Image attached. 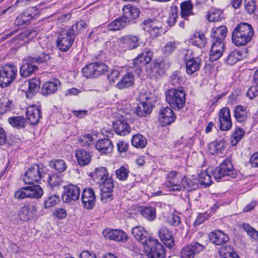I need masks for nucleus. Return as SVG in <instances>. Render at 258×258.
Instances as JSON below:
<instances>
[{
    "label": "nucleus",
    "instance_id": "nucleus-18",
    "mask_svg": "<svg viewBox=\"0 0 258 258\" xmlns=\"http://www.w3.org/2000/svg\"><path fill=\"white\" fill-rule=\"evenodd\" d=\"M81 200L85 209H92L96 201L94 191L91 188H85L82 192Z\"/></svg>",
    "mask_w": 258,
    "mask_h": 258
},
{
    "label": "nucleus",
    "instance_id": "nucleus-27",
    "mask_svg": "<svg viewBox=\"0 0 258 258\" xmlns=\"http://www.w3.org/2000/svg\"><path fill=\"white\" fill-rule=\"evenodd\" d=\"M26 116L31 124H37L41 117L40 109L36 105L29 106L27 109Z\"/></svg>",
    "mask_w": 258,
    "mask_h": 258
},
{
    "label": "nucleus",
    "instance_id": "nucleus-17",
    "mask_svg": "<svg viewBox=\"0 0 258 258\" xmlns=\"http://www.w3.org/2000/svg\"><path fill=\"white\" fill-rule=\"evenodd\" d=\"M152 109L153 104L151 98L147 96L142 99L140 105L136 108L135 112L139 116L145 117L151 113Z\"/></svg>",
    "mask_w": 258,
    "mask_h": 258
},
{
    "label": "nucleus",
    "instance_id": "nucleus-26",
    "mask_svg": "<svg viewBox=\"0 0 258 258\" xmlns=\"http://www.w3.org/2000/svg\"><path fill=\"white\" fill-rule=\"evenodd\" d=\"M113 127L115 133L121 136L128 135L131 130L128 123L125 120L121 119L113 122Z\"/></svg>",
    "mask_w": 258,
    "mask_h": 258
},
{
    "label": "nucleus",
    "instance_id": "nucleus-23",
    "mask_svg": "<svg viewBox=\"0 0 258 258\" xmlns=\"http://www.w3.org/2000/svg\"><path fill=\"white\" fill-rule=\"evenodd\" d=\"M158 235L162 242L169 248L174 245V238L172 232L166 227H162L158 231Z\"/></svg>",
    "mask_w": 258,
    "mask_h": 258
},
{
    "label": "nucleus",
    "instance_id": "nucleus-25",
    "mask_svg": "<svg viewBox=\"0 0 258 258\" xmlns=\"http://www.w3.org/2000/svg\"><path fill=\"white\" fill-rule=\"evenodd\" d=\"M166 67V64L163 61H154L150 64L148 75L151 77H160L164 74Z\"/></svg>",
    "mask_w": 258,
    "mask_h": 258
},
{
    "label": "nucleus",
    "instance_id": "nucleus-36",
    "mask_svg": "<svg viewBox=\"0 0 258 258\" xmlns=\"http://www.w3.org/2000/svg\"><path fill=\"white\" fill-rule=\"evenodd\" d=\"M24 84L26 86H28V89L26 93V97L31 98L34 93L38 91L40 82L39 80L34 79L30 81L25 82Z\"/></svg>",
    "mask_w": 258,
    "mask_h": 258
},
{
    "label": "nucleus",
    "instance_id": "nucleus-61",
    "mask_svg": "<svg viewBox=\"0 0 258 258\" xmlns=\"http://www.w3.org/2000/svg\"><path fill=\"white\" fill-rule=\"evenodd\" d=\"M221 250V252L224 255L223 258H240L237 253L229 246H226Z\"/></svg>",
    "mask_w": 258,
    "mask_h": 258
},
{
    "label": "nucleus",
    "instance_id": "nucleus-45",
    "mask_svg": "<svg viewBox=\"0 0 258 258\" xmlns=\"http://www.w3.org/2000/svg\"><path fill=\"white\" fill-rule=\"evenodd\" d=\"M132 144L136 148H144L147 145V141L142 135L137 134L133 137Z\"/></svg>",
    "mask_w": 258,
    "mask_h": 258
},
{
    "label": "nucleus",
    "instance_id": "nucleus-55",
    "mask_svg": "<svg viewBox=\"0 0 258 258\" xmlns=\"http://www.w3.org/2000/svg\"><path fill=\"white\" fill-rule=\"evenodd\" d=\"M31 60L34 63H41L46 62L50 59V56L47 53L41 52L35 57H30Z\"/></svg>",
    "mask_w": 258,
    "mask_h": 258
},
{
    "label": "nucleus",
    "instance_id": "nucleus-43",
    "mask_svg": "<svg viewBox=\"0 0 258 258\" xmlns=\"http://www.w3.org/2000/svg\"><path fill=\"white\" fill-rule=\"evenodd\" d=\"M236 121L241 122L245 121L248 116V111L245 106L238 105L235 107L234 115Z\"/></svg>",
    "mask_w": 258,
    "mask_h": 258
},
{
    "label": "nucleus",
    "instance_id": "nucleus-1",
    "mask_svg": "<svg viewBox=\"0 0 258 258\" xmlns=\"http://www.w3.org/2000/svg\"><path fill=\"white\" fill-rule=\"evenodd\" d=\"M254 35V31L251 25L247 23H240L233 29L232 35V42L237 46L248 44Z\"/></svg>",
    "mask_w": 258,
    "mask_h": 258
},
{
    "label": "nucleus",
    "instance_id": "nucleus-41",
    "mask_svg": "<svg viewBox=\"0 0 258 258\" xmlns=\"http://www.w3.org/2000/svg\"><path fill=\"white\" fill-rule=\"evenodd\" d=\"M206 42L207 40L205 34L201 32H196L191 38V43L200 48L204 47Z\"/></svg>",
    "mask_w": 258,
    "mask_h": 258
},
{
    "label": "nucleus",
    "instance_id": "nucleus-30",
    "mask_svg": "<svg viewBox=\"0 0 258 258\" xmlns=\"http://www.w3.org/2000/svg\"><path fill=\"white\" fill-rule=\"evenodd\" d=\"M96 149L101 154H108L111 153L113 149L112 142L108 139L99 140L95 145Z\"/></svg>",
    "mask_w": 258,
    "mask_h": 258
},
{
    "label": "nucleus",
    "instance_id": "nucleus-46",
    "mask_svg": "<svg viewBox=\"0 0 258 258\" xmlns=\"http://www.w3.org/2000/svg\"><path fill=\"white\" fill-rule=\"evenodd\" d=\"M86 26V23L85 21L80 20L76 22L73 25L72 27L70 28L66 29L69 32H73V35H75V37L76 35H78L84 30Z\"/></svg>",
    "mask_w": 258,
    "mask_h": 258
},
{
    "label": "nucleus",
    "instance_id": "nucleus-37",
    "mask_svg": "<svg viewBox=\"0 0 258 258\" xmlns=\"http://www.w3.org/2000/svg\"><path fill=\"white\" fill-rule=\"evenodd\" d=\"M127 25H128L127 19L120 16L109 23L108 28L109 30L115 31L122 29Z\"/></svg>",
    "mask_w": 258,
    "mask_h": 258
},
{
    "label": "nucleus",
    "instance_id": "nucleus-51",
    "mask_svg": "<svg viewBox=\"0 0 258 258\" xmlns=\"http://www.w3.org/2000/svg\"><path fill=\"white\" fill-rule=\"evenodd\" d=\"M181 188L183 187L186 189L188 191H191L196 189L198 187L197 183L193 182L190 179L184 177L181 178Z\"/></svg>",
    "mask_w": 258,
    "mask_h": 258
},
{
    "label": "nucleus",
    "instance_id": "nucleus-57",
    "mask_svg": "<svg viewBox=\"0 0 258 258\" xmlns=\"http://www.w3.org/2000/svg\"><path fill=\"white\" fill-rule=\"evenodd\" d=\"M115 174L118 179L121 180H125L128 177L129 170L127 168L122 166L116 170Z\"/></svg>",
    "mask_w": 258,
    "mask_h": 258
},
{
    "label": "nucleus",
    "instance_id": "nucleus-5",
    "mask_svg": "<svg viewBox=\"0 0 258 258\" xmlns=\"http://www.w3.org/2000/svg\"><path fill=\"white\" fill-rule=\"evenodd\" d=\"M17 69L12 64H6L0 67V85L6 87L12 83L17 75Z\"/></svg>",
    "mask_w": 258,
    "mask_h": 258
},
{
    "label": "nucleus",
    "instance_id": "nucleus-40",
    "mask_svg": "<svg viewBox=\"0 0 258 258\" xmlns=\"http://www.w3.org/2000/svg\"><path fill=\"white\" fill-rule=\"evenodd\" d=\"M180 9L181 17L185 20H187L189 16L194 15L193 5L190 1L182 2L180 4Z\"/></svg>",
    "mask_w": 258,
    "mask_h": 258
},
{
    "label": "nucleus",
    "instance_id": "nucleus-47",
    "mask_svg": "<svg viewBox=\"0 0 258 258\" xmlns=\"http://www.w3.org/2000/svg\"><path fill=\"white\" fill-rule=\"evenodd\" d=\"M245 132L239 127H236L231 137V143L232 146H236L243 137Z\"/></svg>",
    "mask_w": 258,
    "mask_h": 258
},
{
    "label": "nucleus",
    "instance_id": "nucleus-31",
    "mask_svg": "<svg viewBox=\"0 0 258 258\" xmlns=\"http://www.w3.org/2000/svg\"><path fill=\"white\" fill-rule=\"evenodd\" d=\"M122 11L123 15L122 16L127 19L128 24L130 23L131 20L137 18L140 13L138 8L130 5L124 6L122 8Z\"/></svg>",
    "mask_w": 258,
    "mask_h": 258
},
{
    "label": "nucleus",
    "instance_id": "nucleus-32",
    "mask_svg": "<svg viewBox=\"0 0 258 258\" xmlns=\"http://www.w3.org/2000/svg\"><path fill=\"white\" fill-rule=\"evenodd\" d=\"M75 156L79 165L81 166L88 165L91 161L90 153L83 149L77 150Z\"/></svg>",
    "mask_w": 258,
    "mask_h": 258
},
{
    "label": "nucleus",
    "instance_id": "nucleus-49",
    "mask_svg": "<svg viewBox=\"0 0 258 258\" xmlns=\"http://www.w3.org/2000/svg\"><path fill=\"white\" fill-rule=\"evenodd\" d=\"M169 82L172 86L179 87L183 83V81L182 79L180 73L179 72H174L170 77Z\"/></svg>",
    "mask_w": 258,
    "mask_h": 258
},
{
    "label": "nucleus",
    "instance_id": "nucleus-39",
    "mask_svg": "<svg viewBox=\"0 0 258 258\" xmlns=\"http://www.w3.org/2000/svg\"><path fill=\"white\" fill-rule=\"evenodd\" d=\"M134 77L131 73L126 74L120 80V81L116 85V88L119 89H122L126 88H129L134 85Z\"/></svg>",
    "mask_w": 258,
    "mask_h": 258
},
{
    "label": "nucleus",
    "instance_id": "nucleus-59",
    "mask_svg": "<svg viewBox=\"0 0 258 258\" xmlns=\"http://www.w3.org/2000/svg\"><path fill=\"white\" fill-rule=\"evenodd\" d=\"M177 42H169L162 48V51L165 55H169L174 52L177 48Z\"/></svg>",
    "mask_w": 258,
    "mask_h": 258
},
{
    "label": "nucleus",
    "instance_id": "nucleus-28",
    "mask_svg": "<svg viewBox=\"0 0 258 258\" xmlns=\"http://www.w3.org/2000/svg\"><path fill=\"white\" fill-rule=\"evenodd\" d=\"M209 238L212 243L217 245L224 244L229 241L228 235L220 230H215L211 232Z\"/></svg>",
    "mask_w": 258,
    "mask_h": 258
},
{
    "label": "nucleus",
    "instance_id": "nucleus-48",
    "mask_svg": "<svg viewBox=\"0 0 258 258\" xmlns=\"http://www.w3.org/2000/svg\"><path fill=\"white\" fill-rule=\"evenodd\" d=\"M222 11L215 8H211L209 11L207 18L209 21L215 22L220 21L221 17Z\"/></svg>",
    "mask_w": 258,
    "mask_h": 258
},
{
    "label": "nucleus",
    "instance_id": "nucleus-7",
    "mask_svg": "<svg viewBox=\"0 0 258 258\" xmlns=\"http://www.w3.org/2000/svg\"><path fill=\"white\" fill-rule=\"evenodd\" d=\"M191 54L190 51L184 49L180 53V56L183 57L185 62L186 73L188 75L194 74L198 71L201 66V60L199 57H190Z\"/></svg>",
    "mask_w": 258,
    "mask_h": 258
},
{
    "label": "nucleus",
    "instance_id": "nucleus-52",
    "mask_svg": "<svg viewBox=\"0 0 258 258\" xmlns=\"http://www.w3.org/2000/svg\"><path fill=\"white\" fill-rule=\"evenodd\" d=\"M9 122L14 127L23 128L25 126V119L22 116L10 117Z\"/></svg>",
    "mask_w": 258,
    "mask_h": 258
},
{
    "label": "nucleus",
    "instance_id": "nucleus-20",
    "mask_svg": "<svg viewBox=\"0 0 258 258\" xmlns=\"http://www.w3.org/2000/svg\"><path fill=\"white\" fill-rule=\"evenodd\" d=\"M132 234L137 240L143 244L144 246L147 245L149 240L154 239L148 236L147 231L141 226L134 227L132 229Z\"/></svg>",
    "mask_w": 258,
    "mask_h": 258
},
{
    "label": "nucleus",
    "instance_id": "nucleus-12",
    "mask_svg": "<svg viewBox=\"0 0 258 258\" xmlns=\"http://www.w3.org/2000/svg\"><path fill=\"white\" fill-rule=\"evenodd\" d=\"M205 247L198 242H192L184 246L180 253L181 258H194L195 256L203 251Z\"/></svg>",
    "mask_w": 258,
    "mask_h": 258
},
{
    "label": "nucleus",
    "instance_id": "nucleus-14",
    "mask_svg": "<svg viewBox=\"0 0 258 258\" xmlns=\"http://www.w3.org/2000/svg\"><path fill=\"white\" fill-rule=\"evenodd\" d=\"M219 127L221 131H229L232 127L230 111L228 108H222L219 113Z\"/></svg>",
    "mask_w": 258,
    "mask_h": 258
},
{
    "label": "nucleus",
    "instance_id": "nucleus-21",
    "mask_svg": "<svg viewBox=\"0 0 258 258\" xmlns=\"http://www.w3.org/2000/svg\"><path fill=\"white\" fill-rule=\"evenodd\" d=\"M103 234L106 238L117 241H125L128 239L124 232L118 229L107 228L103 230Z\"/></svg>",
    "mask_w": 258,
    "mask_h": 258
},
{
    "label": "nucleus",
    "instance_id": "nucleus-34",
    "mask_svg": "<svg viewBox=\"0 0 258 258\" xmlns=\"http://www.w3.org/2000/svg\"><path fill=\"white\" fill-rule=\"evenodd\" d=\"M140 214L149 221H154L156 218V211L152 206H140L138 208Z\"/></svg>",
    "mask_w": 258,
    "mask_h": 258
},
{
    "label": "nucleus",
    "instance_id": "nucleus-2",
    "mask_svg": "<svg viewBox=\"0 0 258 258\" xmlns=\"http://www.w3.org/2000/svg\"><path fill=\"white\" fill-rule=\"evenodd\" d=\"M165 98L171 108L175 110H179L185 106L186 94L182 88L169 89L165 92Z\"/></svg>",
    "mask_w": 258,
    "mask_h": 258
},
{
    "label": "nucleus",
    "instance_id": "nucleus-10",
    "mask_svg": "<svg viewBox=\"0 0 258 258\" xmlns=\"http://www.w3.org/2000/svg\"><path fill=\"white\" fill-rule=\"evenodd\" d=\"M75 38V35H73V32L64 29L58 36L56 41L57 47L61 51H68L72 46Z\"/></svg>",
    "mask_w": 258,
    "mask_h": 258
},
{
    "label": "nucleus",
    "instance_id": "nucleus-56",
    "mask_svg": "<svg viewBox=\"0 0 258 258\" xmlns=\"http://www.w3.org/2000/svg\"><path fill=\"white\" fill-rule=\"evenodd\" d=\"M145 63H149L153 57V52L149 48H146L142 52L138 55Z\"/></svg>",
    "mask_w": 258,
    "mask_h": 258
},
{
    "label": "nucleus",
    "instance_id": "nucleus-4",
    "mask_svg": "<svg viewBox=\"0 0 258 258\" xmlns=\"http://www.w3.org/2000/svg\"><path fill=\"white\" fill-rule=\"evenodd\" d=\"M43 195V190L38 185H32L22 187L15 194V198L22 200L25 198L38 199Z\"/></svg>",
    "mask_w": 258,
    "mask_h": 258
},
{
    "label": "nucleus",
    "instance_id": "nucleus-44",
    "mask_svg": "<svg viewBox=\"0 0 258 258\" xmlns=\"http://www.w3.org/2000/svg\"><path fill=\"white\" fill-rule=\"evenodd\" d=\"M258 70H256L253 75V82L255 84L254 85L251 86L247 91L246 96L250 100L253 99L254 98L257 97L258 95V89H257V77L258 75L257 72Z\"/></svg>",
    "mask_w": 258,
    "mask_h": 258
},
{
    "label": "nucleus",
    "instance_id": "nucleus-16",
    "mask_svg": "<svg viewBox=\"0 0 258 258\" xmlns=\"http://www.w3.org/2000/svg\"><path fill=\"white\" fill-rule=\"evenodd\" d=\"M171 108L162 107L160 109L158 118L163 126L169 125L175 120L176 116Z\"/></svg>",
    "mask_w": 258,
    "mask_h": 258
},
{
    "label": "nucleus",
    "instance_id": "nucleus-64",
    "mask_svg": "<svg viewBox=\"0 0 258 258\" xmlns=\"http://www.w3.org/2000/svg\"><path fill=\"white\" fill-rule=\"evenodd\" d=\"M243 229L247 232L249 236L252 239L256 240L258 237V232L248 224H244L242 225Z\"/></svg>",
    "mask_w": 258,
    "mask_h": 258
},
{
    "label": "nucleus",
    "instance_id": "nucleus-13",
    "mask_svg": "<svg viewBox=\"0 0 258 258\" xmlns=\"http://www.w3.org/2000/svg\"><path fill=\"white\" fill-rule=\"evenodd\" d=\"M80 192V189L78 186L69 184L64 187L62 199L66 203L76 201L79 198Z\"/></svg>",
    "mask_w": 258,
    "mask_h": 258
},
{
    "label": "nucleus",
    "instance_id": "nucleus-42",
    "mask_svg": "<svg viewBox=\"0 0 258 258\" xmlns=\"http://www.w3.org/2000/svg\"><path fill=\"white\" fill-rule=\"evenodd\" d=\"M242 58V54L239 50H234L231 51L225 61L227 64L233 66Z\"/></svg>",
    "mask_w": 258,
    "mask_h": 258
},
{
    "label": "nucleus",
    "instance_id": "nucleus-53",
    "mask_svg": "<svg viewBox=\"0 0 258 258\" xmlns=\"http://www.w3.org/2000/svg\"><path fill=\"white\" fill-rule=\"evenodd\" d=\"M60 201L59 197L56 195H52L48 196L44 201V208H49L55 206L59 203Z\"/></svg>",
    "mask_w": 258,
    "mask_h": 258
},
{
    "label": "nucleus",
    "instance_id": "nucleus-15",
    "mask_svg": "<svg viewBox=\"0 0 258 258\" xmlns=\"http://www.w3.org/2000/svg\"><path fill=\"white\" fill-rule=\"evenodd\" d=\"M100 189L101 200L105 202L110 198L114 187V181L112 177L107 178L103 183L98 184Z\"/></svg>",
    "mask_w": 258,
    "mask_h": 258
},
{
    "label": "nucleus",
    "instance_id": "nucleus-38",
    "mask_svg": "<svg viewBox=\"0 0 258 258\" xmlns=\"http://www.w3.org/2000/svg\"><path fill=\"white\" fill-rule=\"evenodd\" d=\"M227 29L225 26H221L216 29H213L211 33L212 41H223L226 36Z\"/></svg>",
    "mask_w": 258,
    "mask_h": 258
},
{
    "label": "nucleus",
    "instance_id": "nucleus-35",
    "mask_svg": "<svg viewBox=\"0 0 258 258\" xmlns=\"http://www.w3.org/2000/svg\"><path fill=\"white\" fill-rule=\"evenodd\" d=\"M225 149L226 143L224 139H218L210 145V150L212 154L219 155L223 153Z\"/></svg>",
    "mask_w": 258,
    "mask_h": 258
},
{
    "label": "nucleus",
    "instance_id": "nucleus-24",
    "mask_svg": "<svg viewBox=\"0 0 258 258\" xmlns=\"http://www.w3.org/2000/svg\"><path fill=\"white\" fill-rule=\"evenodd\" d=\"M93 180L97 184L101 183L107 178L111 177L109 176L107 169L103 167L97 168L90 174Z\"/></svg>",
    "mask_w": 258,
    "mask_h": 258
},
{
    "label": "nucleus",
    "instance_id": "nucleus-9",
    "mask_svg": "<svg viewBox=\"0 0 258 258\" xmlns=\"http://www.w3.org/2000/svg\"><path fill=\"white\" fill-rule=\"evenodd\" d=\"M143 29L148 32L153 37H157L161 35L162 29V23L156 18H148L142 23Z\"/></svg>",
    "mask_w": 258,
    "mask_h": 258
},
{
    "label": "nucleus",
    "instance_id": "nucleus-22",
    "mask_svg": "<svg viewBox=\"0 0 258 258\" xmlns=\"http://www.w3.org/2000/svg\"><path fill=\"white\" fill-rule=\"evenodd\" d=\"M28 57L23 61V64L20 68V75L23 78H27L38 70V68Z\"/></svg>",
    "mask_w": 258,
    "mask_h": 258
},
{
    "label": "nucleus",
    "instance_id": "nucleus-6",
    "mask_svg": "<svg viewBox=\"0 0 258 258\" xmlns=\"http://www.w3.org/2000/svg\"><path fill=\"white\" fill-rule=\"evenodd\" d=\"M46 175L43 169L38 165L31 166L26 171L23 176V181L27 184H33L34 182H40Z\"/></svg>",
    "mask_w": 258,
    "mask_h": 258
},
{
    "label": "nucleus",
    "instance_id": "nucleus-3",
    "mask_svg": "<svg viewBox=\"0 0 258 258\" xmlns=\"http://www.w3.org/2000/svg\"><path fill=\"white\" fill-rule=\"evenodd\" d=\"M212 174L217 180L221 179L226 176L235 178L237 176V173L234 169L231 161L228 158L225 159L220 165L214 170Z\"/></svg>",
    "mask_w": 258,
    "mask_h": 258
},
{
    "label": "nucleus",
    "instance_id": "nucleus-11",
    "mask_svg": "<svg viewBox=\"0 0 258 258\" xmlns=\"http://www.w3.org/2000/svg\"><path fill=\"white\" fill-rule=\"evenodd\" d=\"M181 177L178 172L172 171L166 176L165 187L169 191H179L181 189Z\"/></svg>",
    "mask_w": 258,
    "mask_h": 258
},
{
    "label": "nucleus",
    "instance_id": "nucleus-29",
    "mask_svg": "<svg viewBox=\"0 0 258 258\" xmlns=\"http://www.w3.org/2000/svg\"><path fill=\"white\" fill-rule=\"evenodd\" d=\"M120 40L124 47L129 50L135 49L140 45V38L135 35L123 36L120 38Z\"/></svg>",
    "mask_w": 258,
    "mask_h": 258
},
{
    "label": "nucleus",
    "instance_id": "nucleus-54",
    "mask_svg": "<svg viewBox=\"0 0 258 258\" xmlns=\"http://www.w3.org/2000/svg\"><path fill=\"white\" fill-rule=\"evenodd\" d=\"M50 164L51 167L59 173L63 172L67 168L66 162L61 159H57L51 161Z\"/></svg>",
    "mask_w": 258,
    "mask_h": 258
},
{
    "label": "nucleus",
    "instance_id": "nucleus-50",
    "mask_svg": "<svg viewBox=\"0 0 258 258\" xmlns=\"http://www.w3.org/2000/svg\"><path fill=\"white\" fill-rule=\"evenodd\" d=\"M82 73L86 78H96L95 68L94 63L89 64L83 68Z\"/></svg>",
    "mask_w": 258,
    "mask_h": 258
},
{
    "label": "nucleus",
    "instance_id": "nucleus-8",
    "mask_svg": "<svg viewBox=\"0 0 258 258\" xmlns=\"http://www.w3.org/2000/svg\"><path fill=\"white\" fill-rule=\"evenodd\" d=\"M147 245L144 246L148 258H165V251L164 247L154 239L149 240Z\"/></svg>",
    "mask_w": 258,
    "mask_h": 258
},
{
    "label": "nucleus",
    "instance_id": "nucleus-33",
    "mask_svg": "<svg viewBox=\"0 0 258 258\" xmlns=\"http://www.w3.org/2000/svg\"><path fill=\"white\" fill-rule=\"evenodd\" d=\"M60 84V81L57 79H53L52 81L45 83L42 87V93L45 96L54 93L57 90Z\"/></svg>",
    "mask_w": 258,
    "mask_h": 258
},
{
    "label": "nucleus",
    "instance_id": "nucleus-62",
    "mask_svg": "<svg viewBox=\"0 0 258 258\" xmlns=\"http://www.w3.org/2000/svg\"><path fill=\"white\" fill-rule=\"evenodd\" d=\"M93 141V139L90 134L82 136V137H80L78 140L79 144L84 147L89 146L92 143Z\"/></svg>",
    "mask_w": 258,
    "mask_h": 258
},
{
    "label": "nucleus",
    "instance_id": "nucleus-63",
    "mask_svg": "<svg viewBox=\"0 0 258 258\" xmlns=\"http://www.w3.org/2000/svg\"><path fill=\"white\" fill-rule=\"evenodd\" d=\"M13 108V102L8 100L7 101H3L0 103V113L4 114L11 110Z\"/></svg>",
    "mask_w": 258,
    "mask_h": 258
},
{
    "label": "nucleus",
    "instance_id": "nucleus-58",
    "mask_svg": "<svg viewBox=\"0 0 258 258\" xmlns=\"http://www.w3.org/2000/svg\"><path fill=\"white\" fill-rule=\"evenodd\" d=\"M199 181L207 186L210 185L212 182L211 176L206 171L199 175Z\"/></svg>",
    "mask_w": 258,
    "mask_h": 258
},
{
    "label": "nucleus",
    "instance_id": "nucleus-19",
    "mask_svg": "<svg viewBox=\"0 0 258 258\" xmlns=\"http://www.w3.org/2000/svg\"><path fill=\"white\" fill-rule=\"evenodd\" d=\"M37 209L35 205L28 204L24 205L20 210L18 215L21 220L28 221L35 216Z\"/></svg>",
    "mask_w": 258,
    "mask_h": 258
},
{
    "label": "nucleus",
    "instance_id": "nucleus-60",
    "mask_svg": "<svg viewBox=\"0 0 258 258\" xmlns=\"http://www.w3.org/2000/svg\"><path fill=\"white\" fill-rule=\"evenodd\" d=\"M256 0H245V9L247 13L249 14H254L256 9Z\"/></svg>",
    "mask_w": 258,
    "mask_h": 258
}]
</instances>
